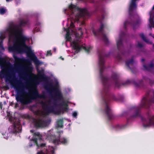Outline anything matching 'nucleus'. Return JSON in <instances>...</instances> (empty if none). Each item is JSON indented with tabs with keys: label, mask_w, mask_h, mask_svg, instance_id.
<instances>
[{
	"label": "nucleus",
	"mask_w": 154,
	"mask_h": 154,
	"mask_svg": "<svg viewBox=\"0 0 154 154\" xmlns=\"http://www.w3.org/2000/svg\"><path fill=\"white\" fill-rule=\"evenodd\" d=\"M20 67L19 66H15L14 68L9 69V73H8L5 69H3L0 72V78H5L6 83L9 82L13 86L17 92L16 99L17 101H20L22 105H27L32 102V100L38 98H45V95L44 91L42 94H39L36 88H32L30 90L32 91L29 93V98H27L24 95L27 94L26 92L22 82L17 79L16 77L15 72H19Z\"/></svg>",
	"instance_id": "obj_1"
},
{
	"label": "nucleus",
	"mask_w": 154,
	"mask_h": 154,
	"mask_svg": "<svg viewBox=\"0 0 154 154\" xmlns=\"http://www.w3.org/2000/svg\"><path fill=\"white\" fill-rule=\"evenodd\" d=\"M29 24V20L27 19H23L20 20L18 26H10L8 30L10 33L9 38L12 37H16L17 35H20L19 40L20 43H15L12 46L8 48L10 51L13 52L21 53L23 51L21 47V45H24L26 48L27 55L30 59L33 61L36 64L39 65V61L35 55L32 52L31 49L27 46L25 43L26 38L22 35V29L18 27H21L27 26Z\"/></svg>",
	"instance_id": "obj_2"
},
{
	"label": "nucleus",
	"mask_w": 154,
	"mask_h": 154,
	"mask_svg": "<svg viewBox=\"0 0 154 154\" xmlns=\"http://www.w3.org/2000/svg\"><path fill=\"white\" fill-rule=\"evenodd\" d=\"M105 57H99V66L100 77L103 85L102 92V98L106 106L104 111L108 119L111 120L114 119L116 116L109 107L108 103L111 100H116V98L113 94L109 93L110 86L108 83V79L103 75V71L105 68L104 65Z\"/></svg>",
	"instance_id": "obj_3"
},
{
	"label": "nucleus",
	"mask_w": 154,
	"mask_h": 154,
	"mask_svg": "<svg viewBox=\"0 0 154 154\" xmlns=\"http://www.w3.org/2000/svg\"><path fill=\"white\" fill-rule=\"evenodd\" d=\"M149 94L147 93L146 94V96L143 98L141 103L139 106L133 107L135 114L131 116L127 119L128 122L132 121L137 117H140L141 115L140 112L142 108H148L151 105L154 104V93L153 97L152 98L149 99Z\"/></svg>",
	"instance_id": "obj_4"
},
{
	"label": "nucleus",
	"mask_w": 154,
	"mask_h": 154,
	"mask_svg": "<svg viewBox=\"0 0 154 154\" xmlns=\"http://www.w3.org/2000/svg\"><path fill=\"white\" fill-rule=\"evenodd\" d=\"M42 108L44 109L45 115H48L51 113H54L55 114H59L61 112V110L59 109L56 111L55 110V107L60 108L63 106H68L67 103L63 101L62 103L57 104L55 100L54 103V106H49L45 103L42 102L41 103Z\"/></svg>",
	"instance_id": "obj_5"
},
{
	"label": "nucleus",
	"mask_w": 154,
	"mask_h": 154,
	"mask_svg": "<svg viewBox=\"0 0 154 154\" xmlns=\"http://www.w3.org/2000/svg\"><path fill=\"white\" fill-rule=\"evenodd\" d=\"M69 8L71 10L72 14L79 20L80 17H84L88 14V12L86 9H81L74 5L71 4Z\"/></svg>",
	"instance_id": "obj_6"
},
{
	"label": "nucleus",
	"mask_w": 154,
	"mask_h": 154,
	"mask_svg": "<svg viewBox=\"0 0 154 154\" xmlns=\"http://www.w3.org/2000/svg\"><path fill=\"white\" fill-rule=\"evenodd\" d=\"M58 84L57 83L54 85H52L51 84L48 85H45V88L50 93L53 91L55 92V96L54 97V98L57 99L58 100H63V97L61 92L58 90Z\"/></svg>",
	"instance_id": "obj_7"
},
{
	"label": "nucleus",
	"mask_w": 154,
	"mask_h": 154,
	"mask_svg": "<svg viewBox=\"0 0 154 154\" xmlns=\"http://www.w3.org/2000/svg\"><path fill=\"white\" fill-rule=\"evenodd\" d=\"M9 120L13 124V129L11 131L12 133L16 134L21 132L22 126L19 119H14L12 116L9 117Z\"/></svg>",
	"instance_id": "obj_8"
},
{
	"label": "nucleus",
	"mask_w": 154,
	"mask_h": 154,
	"mask_svg": "<svg viewBox=\"0 0 154 154\" xmlns=\"http://www.w3.org/2000/svg\"><path fill=\"white\" fill-rule=\"evenodd\" d=\"M104 27V26L103 24L101 23V25L100 28L96 31L93 30L92 32L93 34L95 36H98L100 34H101L102 35V38L105 44H107L108 43L109 41L106 35L103 32Z\"/></svg>",
	"instance_id": "obj_9"
},
{
	"label": "nucleus",
	"mask_w": 154,
	"mask_h": 154,
	"mask_svg": "<svg viewBox=\"0 0 154 154\" xmlns=\"http://www.w3.org/2000/svg\"><path fill=\"white\" fill-rule=\"evenodd\" d=\"M72 43L73 45L72 47L76 51L77 53L80 51L82 50L83 49L87 53H89L90 50L92 49V47L91 46L86 48L83 45H80L79 42L76 41H73Z\"/></svg>",
	"instance_id": "obj_10"
},
{
	"label": "nucleus",
	"mask_w": 154,
	"mask_h": 154,
	"mask_svg": "<svg viewBox=\"0 0 154 154\" xmlns=\"http://www.w3.org/2000/svg\"><path fill=\"white\" fill-rule=\"evenodd\" d=\"M147 115L148 119V122L146 121L144 118L141 117V120L143 122V126L145 128L149 127L152 124H154V116H151L149 112H147Z\"/></svg>",
	"instance_id": "obj_11"
},
{
	"label": "nucleus",
	"mask_w": 154,
	"mask_h": 154,
	"mask_svg": "<svg viewBox=\"0 0 154 154\" xmlns=\"http://www.w3.org/2000/svg\"><path fill=\"white\" fill-rule=\"evenodd\" d=\"M37 70L39 78L35 80V83L37 84H38L39 82L42 81L48 82V78L45 74L44 70L42 69L41 70H40L38 69L37 68Z\"/></svg>",
	"instance_id": "obj_12"
},
{
	"label": "nucleus",
	"mask_w": 154,
	"mask_h": 154,
	"mask_svg": "<svg viewBox=\"0 0 154 154\" xmlns=\"http://www.w3.org/2000/svg\"><path fill=\"white\" fill-rule=\"evenodd\" d=\"M59 134V136L57 138L53 139L52 142L55 145H58L60 144H62L66 145L68 143V139L65 137H62L60 138V135L59 132H57Z\"/></svg>",
	"instance_id": "obj_13"
},
{
	"label": "nucleus",
	"mask_w": 154,
	"mask_h": 154,
	"mask_svg": "<svg viewBox=\"0 0 154 154\" xmlns=\"http://www.w3.org/2000/svg\"><path fill=\"white\" fill-rule=\"evenodd\" d=\"M5 37L2 35H1L0 36V49L1 50L4 51L5 48L3 47V41L5 38ZM6 59L5 57H0V65L1 66L4 64L6 63Z\"/></svg>",
	"instance_id": "obj_14"
},
{
	"label": "nucleus",
	"mask_w": 154,
	"mask_h": 154,
	"mask_svg": "<svg viewBox=\"0 0 154 154\" xmlns=\"http://www.w3.org/2000/svg\"><path fill=\"white\" fill-rule=\"evenodd\" d=\"M140 21L137 20L136 21L131 20L130 21H128L126 20L124 23V26L125 29H126L127 26L128 25H130L133 27L134 30H135L136 26H138L140 23Z\"/></svg>",
	"instance_id": "obj_15"
},
{
	"label": "nucleus",
	"mask_w": 154,
	"mask_h": 154,
	"mask_svg": "<svg viewBox=\"0 0 154 154\" xmlns=\"http://www.w3.org/2000/svg\"><path fill=\"white\" fill-rule=\"evenodd\" d=\"M125 36V33L124 32H122L119 35V39L118 40L116 41L117 48L119 52H121L122 48H123V45L122 43V40Z\"/></svg>",
	"instance_id": "obj_16"
},
{
	"label": "nucleus",
	"mask_w": 154,
	"mask_h": 154,
	"mask_svg": "<svg viewBox=\"0 0 154 154\" xmlns=\"http://www.w3.org/2000/svg\"><path fill=\"white\" fill-rule=\"evenodd\" d=\"M47 124V121L43 119H37L34 122V125L36 128L43 127Z\"/></svg>",
	"instance_id": "obj_17"
},
{
	"label": "nucleus",
	"mask_w": 154,
	"mask_h": 154,
	"mask_svg": "<svg viewBox=\"0 0 154 154\" xmlns=\"http://www.w3.org/2000/svg\"><path fill=\"white\" fill-rule=\"evenodd\" d=\"M88 1L91 3H93L95 8V11H99L101 9L102 11H103V4L101 2H95L94 0H88Z\"/></svg>",
	"instance_id": "obj_18"
},
{
	"label": "nucleus",
	"mask_w": 154,
	"mask_h": 154,
	"mask_svg": "<svg viewBox=\"0 0 154 154\" xmlns=\"http://www.w3.org/2000/svg\"><path fill=\"white\" fill-rule=\"evenodd\" d=\"M131 83L134 84L136 87H138L143 85V81L142 80H139L138 83H137L135 81L132 80H128L125 82L122 83V85H124Z\"/></svg>",
	"instance_id": "obj_19"
},
{
	"label": "nucleus",
	"mask_w": 154,
	"mask_h": 154,
	"mask_svg": "<svg viewBox=\"0 0 154 154\" xmlns=\"http://www.w3.org/2000/svg\"><path fill=\"white\" fill-rule=\"evenodd\" d=\"M111 77L112 79L115 83L116 87L119 88L120 87L121 84L119 82V75L115 72H112Z\"/></svg>",
	"instance_id": "obj_20"
},
{
	"label": "nucleus",
	"mask_w": 154,
	"mask_h": 154,
	"mask_svg": "<svg viewBox=\"0 0 154 154\" xmlns=\"http://www.w3.org/2000/svg\"><path fill=\"white\" fill-rule=\"evenodd\" d=\"M33 136L35 137H37L38 138H32V140L33 141L37 146H39V145L37 141L38 139L39 140H41L42 139V135L39 132H35L33 134Z\"/></svg>",
	"instance_id": "obj_21"
},
{
	"label": "nucleus",
	"mask_w": 154,
	"mask_h": 154,
	"mask_svg": "<svg viewBox=\"0 0 154 154\" xmlns=\"http://www.w3.org/2000/svg\"><path fill=\"white\" fill-rule=\"evenodd\" d=\"M137 8V5L136 2L131 0V3L129 7V14H131V12H132L133 10Z\"/></svg>",
	"instance_id": "obj_22"
},
{
	"label": "nucleus",
	"mask_w": 154,
	"mask_h": 154,
	"mask_svg": "<svg viewBox=\"0 0 154 154\" xmlns=\"http://www.w3.org/2000/svg\"><path fill=\"white\" fill-rule=\"evenodd\" d=\"M149 26L150 28H154V16L151 14L149 19Z\"/></svg>",
	"instance_id": "obj_23"
},
{
	"label": "nucleus",
	"mask_w": 154,
	"mask_h": 154,
	"mask_svg": "<svg viewBox=\"0 0 154 154\" xmlns=\"http://www.w3.org/2000/svg\"><path fill=\"white\" fill-rule=\"evenodd\" d=\"M134 63V60L133 58L130 60H129L126 61L125 62V64L126 66L130 69H131V68L130 66V65H131L133 66Z\"/></svg>",
	"instance_id": "obj_24"
},
{
	"label": "nucleus",
	"mask_w": 154,
	"mask_h": 154,
	"mask_svg": "<svg viewBox=\"0 0 154 154\" xmlns=\"http://www.w3.org/2000/svg\"><path fill=\"white\" fill-rule=\"evenodd\" d=\"M140 36L141 37L143 40L146 43L149 44H152V42L150 41L149 40L147 39L143 33H141L140 35Z\"/></svg>",
	"instance_id": "obj_25"
},
{
	"label": "nucleus",
	"mask_w": 154,
	"mask_h": 154,
	"mask_svg": "<svg viewBox=\"0 0 154 154\" xmlns=\"http://www.w3.org/2000/svg\"><path fill=\"white\" fill-rule=\"evenodd\" d=\"M144 68L147 71H149L150 68H152L154 67V64L152 62H151L148 66L143 65V66Z\"/></svg>",
	"instance_id": "obj_26"
},
{
	"label": "nucleus",
	"mask_w": 154,
	"mask_h": 154,
	"mask_svg": "<svg viewBox=\"0 0 154 154\" xmlns=\"http://www.w3.org/2000/svg\"><path fill=\"white\" fill-rule=\"evenodd\" d=\"M63 119L58 120L57 122V125L58 127L62 128L63 126Z\"/></svg>",
	"instance_id": "obj_27"
},
{
	"label": "nucleus",
	"mask_w": 154,
	"mask_h": 154,
	"mask_svg": "<svg viewBox=\"0 0 154 154\" xmlns=\"http://www.w3.org/2000/svg\"><path fill=\"white\" fill-rule=\"evenodd\" d=\"M65 38L67 41H70L71 40V37L69 31L67 32Z\"/></svg>",
	"instance_id": "obj_28"
},
{
	"label": "nucleus",
	"mask_w": 154,
	"mask_h": 154,
	"mask_svg": "<svg viewBox=\"0 0 154 154\" xmlns=\"http://www.w3.org/2000/svg\"><path fill=\"white\" fill-rule=\"evenodd\" d=\"M6 12V9L4 8H0V14L3 15Z\"/></svg>",
	"instance_id": "obj_29"
},
{
	"label": "nucleus",
	"mask_w": 154,
	"mask_h": 154,
	"mask_svg": "<svg viewBox=\"0 0 154 154\" xmlns=\"http://www.w3.org/2000/svg\"><path fill=\"white\" fill-rule=\"evenodd\" d=\"M116 59H117L119 61H121L122 60V58L121 55L118 54L116 57Z\"/></svg>",
	"instance_id": "obj_30"
},
{
	"label": "nucleus",
	"mask_w": 154,
	"mask_h": 154,
	"mask_svg": "<svg viewBox=\"0 0 154 154\" xmlns=\"http://www.w3.org/2000/svg\"><path fill=\"white\" fill-rule=\"evenodd\" d=\"M33 113L35 115L38 116H39L40 114V111L39 110L34 111Z\"/></svg>",
	"instance_id": "obj_31"
},
{
	"label": "nucleus",
	"mask_w": 154,
	"mask_h": 154,
	"mask_svg": "<svg viewBox=\"0 0 154 154\" xmlns=\"http://www.w3.org/2000/svg\"><path fill=\"white\" fill-rule=\"evenodd\" d=\"M25 118L27 119L30 120L32 119V116L29 115H26L25 116Z\"/></svg>",
	"instance_id": "obj_32"
},
{
	"label": "nucleus",
	"mask_w": 154,
	"mask_h": 154,
	"mask_svg": "<svg viewBox=\"0 0 154 154\" xmlns=\"http://www.w3.org/2000/svg\"><path fill=\"white\" fill-rule=\"evenodd\" d=\"M137 46L140 48H142L143 47V45L141 43L138 42Z\"/></svg>",
	"instance_id": "obj_33"
},
{
	"label": "nucleus",
	"mask_w": 154,
	"mask_h": 154,
	"mask_svg": "<svg viewBox=\"0 0 154 154\" xmlns=\"http://www.w3.org/2000/svg\"><path fill=\"white\" fill-rule=\"evenodd\" d=\"M77 113L76 112H73L72 113V116L73 117L76 118L77 117Z\"/></svg>",
	"instance_id": "obj_34"
},
{
	"label": "nucleus",
	"mask_w": 154,
	"mask_h": 154,
	"mask_svg": "<svg viewBox=\"0 0 154 154\" xmlns=\"http://www.w3.org/2000/svg\"><path fill=\"white\" fill-rule=\"evenodd\" d=\"M15 60L17 61H20L22 60L21 59L18 58V57H15Z\"/></svg>",
	"instance_id": "obj_35"
},
{
	"label": "nucleus",
	"mask_w": 154,
	"mask_h": 154,
	"mask_svg": "<svg viewBox=\"0 0 154 154\" xmlns=\"http://www.w3.org/2000/svg\"><path fill=\"white\" fill-rule=\"evenodd\" d=\"M64 107H63V109L65 111H67L68 110V108L67 107V106H64Z\"/></svg>",
	"instance_id": "obj_36"
},
{
	"label": "nucleus",
	"mask_w": 154,
	"mask_h": 154,
	"mask_svg": "<svg viewBox=\"0 0 154 154\" xmlns=\"http://www.w3.org/2000/svg\"><path fill=\"white\" fill-rule=\"evenodd\" d=\"M52 53H51V51H47V55H51Z\"/></svg>",
	"instance_id": "obj_37"
},
{
	"label": "nucleus",
	"mask_w": 154,
	"mask_h": 154,
	"mask_svg": "<svg viewBox=\"0 0 154 154\" xmlns=\"http://www.w3.org/2000/svg\"><path fill=\"white\" fill-rule=\"evenodd\" d=\"M45 145H46V144H45V143H41V144L40 145V146L41 147H44L45 146ZM38 146V147H39V146Z\"/></svg>",
	"instance_id": "obj_38"
},
{
	"label": "nucleus",
	"mask_w": 154,
	"mask_h": 154,
	"mask_svg": "<svg viewBox=\"0 0 154 154\" xmlns=\"http://www.w3.org/2000/svg\"><path fill=\"white\" fill-rule=\"evenodd\" d=\"M70 26L72 28L74 27V23L72 22H71L70 24Z\"/></svg>",
	"instance_id": "obj_39"
},
{
	"label": "nucleus",
	"mask_w": 154,
	"mask_h": 154,
	"mask_svg": "<svg viewBox=\"0 0 154 154\" xmlns=\"http://www.w3.org/2000/svg\"><path fill=\"white\" fill-rule=\"evenodd\" d=\"M2 105L1 102L0 103V110L2 108Z\"/></svg>",
	"instance_id": "obj_40"
},
{
	"label": "nucleus",
	"mask_w": 154,
	"mask_h": 154,
	"mask_svg": "<svg viewBox=\"0 0 154 154\" xmlns=\"http://www.w3.org/2000/svg\"><path fill=\"white\" fill-rule=\"evenodd\" d=\"M104 16L103 14H102L101 16V20L103 19L104 18Z\"/></svg>",
	"instance_id": "obj_41"
},
{
	"label": "nucleus",
	"mask_w": 154,
	"mask_h": 154,
	"mask_svg": "<svg viewBox=\"0 0 154 154\" xmlns=\"http://www.w3.org/2000/svg\"><path fill=\"white\" fill-rule=\"evenodd\" d=\"M25 60L26 61V62H27V63H29V62H30L29 60Z\"/></svg>",
	"instance_id": "obj_42"
},
{
	"label": "nucleus",
	"mask_w": 154,
	"mask_h": 154,
	"mask_svg": "<svg viewBox=\"0 0 154 154\" xmlns=\"http://www.w3.org/2000/svg\"><path fill=\"white\" fill-rule=\"evenodd\" d=\"M41 24V23H36V24L37 25H40Z\"/></svg>",
	"instance_id": "obj_43"
},
{
	"label": "nucleus",
	"mask_w": 154,
	"mask_h": 154,
	"mask_svg": "<svg viewBox=\"0 0 154 154\" xmlns=\"http://www.w3.org/2000/svg\"><path fill=\"white\" fill-rule=\"evenodd\" d=\"M30 132L31 133H34V131H33V130H31L30 131Z\"/></svg>",
	"instance_id": "obj_44"
},
{
	"label": "nucleus",
	"mask_w": 154,
	"mask_h": 154,
	"mask_svg": "<svg viewBox=\"0 0 154 154\" xmlns=\"http://www.w3.org/2000/svg\"><path fill=\"white\" fill-rule=\"evenodd\" d=\"M142 60V62H144V61H145V59L143 58V59H142V60Z\"/></svg>",
	"instance_id": "obj_45"
},
{
	"label": "nucleus",
	"mask_w": 154,
	"mask_h": 154,
	"mask_svg": "<svg viewBox=\"0 0 154 154\" xmlns=\"http://www.w3.org/2000/svg\"><path fill=\"white\" fill-rule=\"evenodd\" d=\"M12 0H6V1L7 2H9V1H12Z\"/></svg>",
	"instance_id": "obj_46"
},
{
	"label": "nucleus",
	"mask_w": 154,
	"mask_h": 154,
	"mask_svg": "<svg viewBox=\"0 0 154 154\" xmlns=\"http://www.w3.org/2000/svg\"><path fill=\"white\" fill-rule=\"evenodd\" d=\"M154 10V5L152 7V10Z\"/></svg>",
	"instance_id": "obj_47"
},
{
	"label": "nucleus",
	"mask_w": 154,
	"mask_h": 154,
	"mask_svg": "<svg viewBox=\"0 0 154 154\" xmlns=\"http://www.w3.org/2000/svg\"><path fill=\"white\" fill-rule=\"evenodd\" d=\"M60 58H61L62 60H64V58H63L62 57H60Z\"/></svg>",
	"instance_id": "obj_48"
},
{
	"label": "nucleus",
	"mask_w": 154,
	"mask_h": 154,
	"mask_svg": "<svg viewBox=\"0 0 154 154\" xmlns=\"http://www.w3.org/2000/svg\"><path fill=\"white\" fill-rule=\"evenodd\" d=\"M130 46L131 47H132V45L131 44L130 45Z\"/></svg>",
	"instance_id": "obj_49"
},
{
	"label": "nucleus",
	"mask_w": 154,
	"mask_h": 154,
	"mask_svg": "<svg viewBox=\"0 0 154 154\" xmlns=\"http://www.w3.org/2000/svg\"><path fill=\"white\" fill-rule=\"evenodd\" d=\"M153 48H154V44H153Z\"/></svg>",
	"instance_id": "obj_50"
},
{
	"label": "nucleus",
	"mask_w": 154,
	"mask_h": 154,
	"mask_svg": "<svg viewBox=\"0 0 154 154\" xmlns=\"http://www.w3.org/2000/svg\"><path fill=\"white\" fill-rule=\"evenodd\" d=\"M117 126H118V127H120V126H119V125H117Z\"/></svg>",
	"instance_id": "obj_51"
},
{
	"label": "nucleus",
	"mask_w": 154,
	"mask_h": 154,
	"mask_svg": "<svg viewBox=\"0 0 154 154\" xmlns=\"http://www.w3.org/2000/svg\"><path fill=\"white\" fill-rule=\"evenodd\" d=\"M8 87V89H9V88L8 87Z\"/></svg>",
	"instance_id": "obj_52"
},
{
	"label": "nucleus",
	"mask_w": 154,
	"mask_h": 154,
	"mask_svg": "<svg viewBox=\"0 0 154 154\" xmlns=\"http://www.w3.org/2000/svg\"><path fill=\"white\" fill-rule=\"evenodd\" d=\"M83 33L82 32V35H83Z\"/></svg>",
	"instance_id": "obj_53"
},
{
	"label": "nucleus",
	"mask_w": 154,
	"mask_h": 154,
	"mask_svg": "<svg viewBox=\"0 0 154 154\" xmlns=\"http://www.w3.org/2000/svg\"><path fill=\"white\" fill-rule=\"evenodd\" d=\"M122 54H124H124L123 53H122Z\"/></svg>",
	"instance_id": "obj_54"
}]
</instances>
